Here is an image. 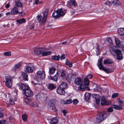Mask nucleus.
<instances>
[{
    "mask_svg": "<svg viewBox=\"0 0 124 124\" xmlns=\"http://www.w3.org/2000/svg\"><path fill=\"white\" fill-rule=\"evenodd\" d=\"M110 114L108 112L102 111L99 113L97 116L96 121L97 123H99L106 119L109 115Z\"/></svg>",
    "mask_w": 124,
    "mask_h": 124,
    "instance_id": "f257e3e1",
    "label": "nucleus"
},
{
    "mask_svg": "<svg viewBox=\"0 0 124 124\" xmlns=\"http://www.w3.org/2000/svg\"><path fill=\"white\" fill-rule=\"evenodd\" d=\"M102 58H100L98 61L97 66L100 70H102L107 73L113 72L114 71V69H109L104 68L102 64Z\"/></svg>",
    "mask_w": 124,
    "mask_h": 124,
    "instance_id": "f03ea898",
    "label": "nucleus"
},
{
    "mask_svg": "<svg viewBox=\"0 0 124 124\" xmlns=\"http://www.w3.org/2000/svg\"><path fill=\"white\" fill-rule=\"evenodd\" d=\"M48 10L47 9H46L43 13V18L42 16L41 15H39L38 16L37 19L39 21H41V23L43 24L46 22L47 16L48 14Z\"/></svg>",
    "mask_w": 124,
    "mask_h": 124,
    "instance_id": "7ed1b4c3",
    "label": "nucleus"
},
{
    "mask_svg": "<svg viewBox=\"0 0 124 124\" xmlns=\"http://www.w3.org/2000/svg\"><path fill=\"white\" fill-rule=\"evenodd\" d=\"M34 64L32 63H28L26 64L25 67V71L28 73L32 72L33 71V69L34 68Z\"/></svg>",
    "mask_w": 124,
    "mask_h": 124,
    "instance_id": "20e7f679",
    "label": "nucleus"
},
{
    "mask_svg": "<svg viewBox=\"0 0 124 124\" xmlns=\"http://www.w3.org/2000/svg\"><path fill=\"white\" fill-rule=\"evenodd\" d=\"M5 79L6 80V85L8 87H10L12 85V78L10 76L5 77Z\"/></svg>",
    "mask_w": 124,
    "mask_h": 124,
    "instance_id": "39448f33",
    "label": "nucleus"
},
{
    "mask_svg": "<svg viewBox=\"0 0 124 124\" xmlns=\"http://www.w3.org/2000/svg\"><path fill=\"white\" fill-rule=\"evenodd\" d=\"M17 85L19 86V89L23 91V92L29 87L28 85L22 83H19Z\"/></svg>",
    "mask_w": 124,
    "mask_h": 124,
    "instance_id": "423d86ee",
    "label": "nucleus"
},
{
    "mask_svg": "<svg viewBox=\"0 0 124 124\" xmlns=\"http://www.w3.org/2000/svg\"><path fill=\"white\" fill-rule=\"evenodd\" d=\"M38 78L41 80H42L45 78L46 75L45 72L43 71H39L37 72Z\"/></svg>",
    "mask_w": 124,
    "mask_h": 124,
    "instance_id": "0eeeda50",
    "label": "nucleus"
},
{
    "mask_svg": "<svg viewBox=\"0 0 124 124\" xmlns=\"http://www.w3.org/2000/svg\"><path fill=\"white\" fill-rule=\"evenodd\" d=\"M101 105H108L110 104L111 102L109 101L106 100L104 96L101 97Z\"/></svg>",
    "mask_w": 124,
    "mask_h": 124,
    "instance_id": "6e6552de",
    "label": "nucleus"
},
{
    "mask_svg": "<svg viewBox=\"0 0 124 124\" xmlns=\"http://www.w3.org/2000/svg\"><path fill=\"white\" fill-rule=\"evenodd\" d=\"M24 94L27 97H31L33 95L32 91L30 90L29 87L24 92Z\"/></svg>",
    "mask_w": 124,
    "mask_h": 124,
    "instance_id": "1a4fd4ad",
    "label": "nucleus"
},
{
    "mask_svg": "<svg viewBox=\"0 0 124 124\" xmlns=\"http://www.w3.org/2000/svg\"><path fill=\"white\" fill-rule=\"evenodd\" d=\"M115 52L116 54V58L117 60H121L123 58V56L121 54V51L118 49H116Z\"/></svg>",
    "mask_w": 124,
    "mask_h": 124,
    "instance_id": "9d476101",
    "label": "nucleus"
},
{
    "mask_svg": "<svg viewBox=\"0 0 124 124\" xmlns=\"http://www.w3.org/2000/svg\"><path fill=\"white\" fill-rule=\"evenodd\" d=\"M44 48H34V53L35 54L38 55L41 54L44 50Z\"/></svg>",
    "mask_w": 124,
    "mask_h": 124,
    "instance_id": "9b49d317",
    "label": "nucleus"
},
{
    "mask_svg": "<svg viewBox=\"0 0 124 124\" xmlns=\"http://www.w3.org/2000/svg\"><path fill=\"white\" fill-rule=\"evenodd\" d=\"M68 5L69 7H76L77 6V4L75 0H70L67 2Z\"/></svg>",
    "mask_w": 124,
    "mask_h": 124,
    "instance_id": "f8f14e48",
    "label": "nucleus"
},
{
    "mask_svg": "<svg viewBox=\"0 0 124 124\" xmlns=\"http://www.w3.org/2000/svg\"><path fill=\"white\" fill-rule=\"evenodd\" d=\"M57 92L58 94L61 95H64L65 93L64 89L59 86L57 90Z\"/></svg>",
    "mask_w": 124,
    "mask_h": 124,
    "instance_id": "ddd939ff",
    "label": "nucleus"
},
{
    "mask_svg": "<svg viewBox=\"0 0 124 124\" xmlns=\"http://www.w3.org/2000/svg\"><path fill=\"white\" fill-rule=\"evenodd\" d=\"M75 82L76 84L78 85H80L82 84L83 82L81 78L78 77L75 80Z\"/></svg>",
    "mask_w": 124,
    "mask_h": 124,
    "instance_id": "4468645a",
    "label": "nucleus"
},
{
    "mask_svg": "<svg viewBox=\"0 0 124 124\" xmlns=\"http://www.w3.org/2000/svg\"><path fill=\"white\" fill-rule=\"evenodd\" d=\"M57 11L58 13V15L59 16V17L61 16H62L65 14V12H63L62 8L58 9L57 10Z\"/></svg>",
    "mask_w": 124,
    "mask_h": 124,
    "instance_id": "2eb2a0df",
    "label": "nucleus"
},
{
    "mask_svg": "<svg viewBox=\"0 0 124 124\" xmlns=\"http://www.w3.org/2000/svg\"><path fill=\"white\" fill-rule=\"evenodd\" d=\"M12 15H14L16 13L17 14L19 13L17 7L14 6L11 10Z\"/></svg>",
    "mask_w": 124,
    "mask_h": 124,
    "instance_id": "dca6fc26",
    "label": "nucleus"
},
{
    "mask_svg": "<svg viewBox=\"0 0 124 124\" xmlns=\"http://www.w3.org/2000/svg\"><path fill=\"white\" fill-rule=\"evenodd\" d=\"M61 73V77L63 79H65L66 80L67 79V78H66V73L65 71L63 70H61L60 71Z\"/></svg>",
    "mask_w": 124,
    "mask_h": 124,
    "instance_id": "f3484780",
    "label": "nucleus"
},
{
    "mask_svg": "<svg viewBox=\"0 0 124 124\" xmlns=\"http://www.w3.org/2000/svg\"><path fill=\"white\" fill-rule=\"evenodd\" d=\"M47 87L48 89L51 90H53L56 88L55 85L54 84L52 83L48 84Z\"/></svg>",
    "mask_w": 124,
    "mask_h": 124,
    "instance_id": "a211bd4d",
    "label": "nucleus"
},
{
    "mask_svg": "<svg viewBox=\"0 0 124 124\" xmlns=\"http://www.w3.org/2000/svg\"><path fill=\"white\" fill-rule=\"evenodd\" d=\"M78 87V89L81 91H83L86 87L85 85L84 84H81Z\"/></svg>",
    "mask_w": 124,
    "mask_h": 124,
    "instance_id": "6ab92c4d",
    "label": "nucleus"
},
{
    "mask_svg": "<svg viewBox=\"0 0 124 124\" xmlns=\"http://www.w3.org/2000/svg\"><path fill=\"white\" fill-rule=\"evenodd\" d=\"M44 50H43V51L42 52V55L43 56H45L47 55H48L50 54L52 52L51 51H48L45 52L46 49L45 48H44Z\"/></svg>",
    "mask_w": 124,
    "mask_h": 124,
    "instance_id": "aec40b11",
    "label": "nucleus"
},
{
    "mask_svg": "<svg viewBox=\"0 0 124 124\" xmlns=\"http://www.w3.org/2000/svg\"><path fill=\"white\" fill-rule=\"evenodd\" d=\"M22 63L21 62H20L19 63L15 64L14 67L13 69V70L15 72H16V70L18 69L21 66Z\"/></svg>",
    "mask_w": 124,
    "mask_h": 124,
    "instance_id": "412c9836",
    "label": "nucleus"
},
{
    "mask_svg": "<svg viewBox=\"0 0 124 124\" xmlns=\"http://www.w3.org/2000/svg\"><path fill=\"white\" fill-rule=\"evenodd\" d=\"M59 87L64 89L67 87V84L66 82H62L61 84L59 85Z\"/></svg>",
    "mask_w": 124,
    "mask_h": 124,
    "instance_id": "4be33fe9",
    "label": "nucleus"
},
{
    "mask_svg": "<svg viewBox=\"0 0 124 124\" xmlns=\"http://www.w3.org/2000/svg\"><path fill=\"white\" fill-rule=\"evenodd\" d=\"M113 63V62L109 59L105 60L103 61V64H111Z\"/></svg>",
    "mask_w": 124,
    "mask_h": 124,
    "instance_id": "5701e85b",
    "label": "nucleus"
},
{
    "mask_svg": "<svg viewBox=\"0 0 124 124\" xmlns=\"http://www.w3.org/2000/svg\"><path fill=\"white\" fill-rule=\"evenodd\" d=\"M59 76V74L57 72L56 74L53 77H50V79L53 81H56L57 80L58 77Z\"/></svg>",
    "mask_w": 124,
    "mask_h": 124,
    "instance_id": "b1692460",
    "label": "nucleus"
},
{
    "mask_svg": "<svg viewBox=\"0 0 124 124\" xmlns=\"http://www.w3.org/2000/svg\"><path fill=\"white\" fill-rule=\"evenodd\" d=\"M21 75L25 81H28V75L27 74L24 72H22Z\"/></svg>",
    "mask_w": 124,
    "mask_h": 124,
    "instance_id": "393cba45",
    "label": "nucleus"
},
{
    "mask_svg": "<svg viewBox=\"0 0 124 124\" xmlns=\"http://www.w3.org/2000/svg\"><path fill=\"white\" fill-rule=\"evenodd\" d=\"M0 97L2 98H7L6 94L4 92L3 90H0Z\"/></svg>",
    "mask_w": 124,
    "mask_h": 124,
    "instance_id": "a878e982",
    "label": "nucleus"
},
{
    "mask_svg": "<svg viewBox=\"0 0 124 124\" xmlns=\"http://www.w3.org/2000/svg\"><path fill=\"white\" fill-rule=\"evenodd\" d=\"M56 69L53 67H52L51 68H49V74H53L55 72Z\"/></svg>",
    "mask_w": 124,
    "mask_h": 124,
    "instance_id": "bb28decb",
    "label": "nucleus"
},
{
    "mask_svg": "<svg viewBox=\"0 0 124 124\" xmlns=\"http://www.w3.org/2000/svg\"><path fill=\"white\" fill-rule=\"evenodd\" d=\"M115 40L116 46L119 47H121L122 45L120 43L119 40L117 38H115Z\"/></svg>",
    "mask_w": 124,
    "mask_h": 124,
    "instance_id": "cd10ccee",
    "label": "nucleus"
},
{
    "mask_svg": "<svg viewBox=\"0 0 124 124\" xmlns=\"http://www.w3.org/2000/svg\"><path fill=\"white\" fill-rule=\"evenodd\" d=\"M58 122V120L57 117L54 118L51 121V124H55Z\"/></svg>",
    "mask_w": 124,
    "mask_h": 124,
    "instance_id": "c85d7f7f",
    "label": "nucleus"
},
{
    "mask_svg": "<svg viewBox=\"0 0 124 124\" xmlns=\"http://www.w3.org/2000/svg\"><path fill=\"white\" fill-rule=\"evenodd\" d=\"M118 31V32L120 35H122L124 34V29L119 28Z\"/></svg>",
    "mask_w": 124,
    "mask_h": 124,
    "instance_id": "c756f323",
    "label": "nucleus"
},
{
    "mask_svg": "<svg viewBox=\"0 0 124 124\" xmlns=\"http://www.w3.org/2000/svg\"><path fill=\"white\" fill-rule=\"evenodd\" d=\"M57 10H54L52 15L53 17L54 18H57L59 17Z\"/></svg>",
    "mask_w": 124,
    "mask_h": 124,
    "instance_id": "7c9ffc66",
    "label": "nucleus"
},
{
    "mask_svg": "<svg viewBox=\"0 0 124 124\" xmlns=\"http://www.w3.org/2000/svg\"><path fill=\"white\" fill-rule=\"evenodd\" d=\"M55 102L56 100H50L49 102V104L50 105V107H51V106H54Z\"/></svg>",
    "mask_w": 124,
    "mask_h": 124,
    "instance_id": "2f4dec72",
    "label": "nucleus"
},
{
    "mask_svg": "<svg viewBox=\"0 0 124 124\" xmlns=\"http://www.w3.org/2000/svg\"><path fill=\"white\" fill-rule=\"evenodd\" d=\"M16 4L17 7H23V5L21 2L18 0H17L16 1Z\"/></svg>",
    "mask_w": 124,
    "mask_h": 124,
    "instance_id": "473e14b6",
    "label": "nucleus"
},
{
    "mask_svg": "<svg viewBox=\"0 0 124 124\" xmlns=\"http://www.w3.org/2000/svg\"><path fill=\"white\" fill-rule=\"evenodd\" d=\"M112 107L113 108L117 110H121L123 109L122 108H121V107H120L118 105H112Z\"/></svg>",
    "mask_w": 124,
    "mask_h": 124,
    "instance_id": "72a5a7b5",
    "label": "nucleus"
},
{
    "mask_svg": "<svg viewBox=\"0 0 124 124\" xmlns=\"http://www.w3.org/2000/svg\"><path fill=\"white\" fill-rule=\"evenodd\" d=\"M85 98L84 99L86 101H87L90 97V94L89 93H86L85 95Z\"/></svg>",
    "mask_w": 124,
    "mask_h": 124,
    "instance_id": "f704fd0d",
    "label": "nucleus"
},
{
    "mask_svg": "<svg viewBox=\"0 0 124 124\" xmlns=\"http://www.w3.org/2000/svg\"><path fill=\"white\" fill-rule=\"evenodd\" d=\"M60 56L59 55L57 56L56 55H53L52 57V59L53 60L59 61L60 58Z\"/></svg>",
    "mask_w": 124,
    "mask_h": 124,
    "instance_id": "c9c22d12",
    "label": "nucleus"
},
{
    "mask_svg": "<svg viewBox=\"0 0 124 124\" xmlns=\"http://www.w3.org/2000/svg\"><path fill=\"white\" fill-rule=\"evenodd\" d=\"M117 99L118 100L119 106L122 108L124 105V101H122L121 100L119 99Z\"/></svg>",
    "mask_w": 124,
    "mask_h": 124,
    "instance_id": "e433bc0d",
    "label": "nucleus"
},
{
    "mask_svg": "<svg viewBox=\"0 0 124 124\" xmlns=\"http://www.w3.org/2000/svg\"><path fill=\"white\" fill-rule=\"evenodd\" d=\"M31 101V100L30 99L27 98H24L23 100L24 102L27 104H28Z\"/></svg>",
    "mask_w": 124,
    "mask_h": 124,
    "instance_id": "4c0bfd02",
    "label": "nucleus"
},
{
    "mask_svg": "<svg viewBox=\"0 0 124 124\" xmlns=\"http://www.w3.org/2000/svg\"><path fill=\"white\" fill-rule=\"evenodd\" d=\"M43 95L42 94L39 93L36 95V98L38 100H40L42 98Z\"/></svg>",
    "mask_w": 124,
    "mask_h": 124,
    "instance_id": "58836bf2",
    "label": "nucleus"
},
{
    "mask_svg": "<svg viewBox=\"0 0 124 124\" xmlns=\"http://www.w3.org/2000/svg\"><path fill=\"white\" fill-rule=\"evenodd\" d=\"M84 82L85 85L86 86H88L89 84V79L87 78H85L84 79Z\"/></svg>",
    "mask_w": 124,
    "mask_h": 124,
    "instance_id": "ea45409f",
    "label": "nucleus"
},
{
    "mask_svg": "<svg viewBox=\"0 0 124 124\" xmlns=\"http://www.w3.org/2000/svg\"><path fill=\"white\" fill-rule=\"evenodd\" d=\"M16 21L19 24H22L25 22V20L24 18H22L19 20H17Z\"/></svg>",
    "mask_w": 124,
    "mask_h": 124,
    "instance_id": "a19ab883",
    "label": "nucleus"
},
{
    "mask_svg": "<svg viewBox=\"0 0 124 124\" xmlns=\"http://www.w3.org/2000/svg\"><path fill=\"white\" fill-rule=\"evenodd\" d=\"M112 3L114 5L117 6L120 5V3L118 0H115L113 1Z\"/></svg>",
    "mask_w": 124,
    "mask_h": 124,
    "instance_id": "79ce46f5",
    "label": "nucleus"
},
{
    "mask_svg": "<svg viewBox=\"0 0 124 124\" xmlns=\"http://www.w3.org/2000/svg\"><path fill=\"white\" fill-rule=\"evenodd\" d=\"M76 77V75L72 73L70 75V78L72 81H74V79Z\"/></svg>",
    "mask_w": 124,
    "mask_h": 124,
    "instance_id": "37998d69",
    "label": "nucleus"
},
{
    "mask_svg": "<svg viewBox=\"0 0 124 124\" xmlns=\"http://www.w3.org/2000/svg\"><path fill=\"white\" fill-rule=\"evenodd\" d=\"M96 45H97V46L96 48V52L97 55H98L100 54V51L99 50V45L97 44Z\"/></svg>",
    "mask_w": 124,
    "mask_h": 124,
    "instance_id": "c03bdc74",
    "label": "nucleus"
},
{
    "mask_svg": "<svg viewBox=\"0 0 124 124\" xmlns=\"http://www.w3.org/2000/svg\"><path fill=\"white\" fill-rule=\"evenodd\" d=\"M65 63L66 64L68 65L70 68L72 66V63L71 62H70L69 61L67 60V61Z\"/></svg>",
    "mask_w": 124,
    "mask_h": 124,
    "instance_id": "a18cd8bd",
    "label": "nucleus"
},
{
    "mask_svg": "<svg viewBox=\"0 0 124 124\" xmlns=\"http://www.w3.org/2000/svg\"><path fill=\"white\" fill-rule=\"evenodd\" d=\"M92 96L96 100L97 99L98 100L99 97V94H93Z\"/></svg>",
    "mask_w": 124,
    "mask_h": 124,
    "instance_id": "49530a36",
    "label": "nucleus"
},
{
    "mask_svg": "<svg viewBox=\"0 0 124 124\" xmlns=\"http://www.w3.org/2000/svg\"><path fill=\"white\" fill-rule=\"evenodd\" d=\"M31 105H32L33 107H35L38 108L39 107V106L37 103L36 102L31 103Z\"/></svg>",
    "mask_w": 124,
    "mask_h": 124,
    "instance_id": "de8ad7c7",
    "label": "nucleus"
},
{
    "mask_svg": "<svg viewBox=\"0 0 124 124\" xmlns=\"http://www.w3.org/2000/svg\"><path fill=\"white\" fill-rule=\"evenodd\" d=\"M4 55L5 56H10L11 55V52L10 51H7L4 53Z\"/></svg>",
    "mask_w": 124,
    "mask_h": 124,
    "instance_id": "09e8293b",
    "label": "nucleus"
},
{
    "mask_svg": "<svg viewBox=\"0 0 124 124\" xmlns=\"http://www.w3.org/2000/svg\"><path fill=\"white\" fill-rule=\"evenodd\" d=\"M22 118L23 120L24 121H26L27 119V116L25 114L23 115L22 116Z\"/></svg>",
    "mask_w": 124,
    "mask_h": 124,
    "instance_id": "8fccbe9b",
    "label": "nucleus"
},
{
    "mask_svg": "<svg viewBox=\"0 0 124 124\" xmlns=\"http://www.w3.org/2000/svg\"><path fill=\"white\" fill-rule=\"evenodd\" d=\"M118 95L119 94L118 93H114L112 95V98H114L117 97Z\"/></svg>",
    "mask_w": 124,
    "mask_h": 124,
    "instance_id": "3c124183",
    "label": "nucleus"
},
{
    "mask_svg": "<svg viewBox=\"0 0 124 124\" xmlns=\"http://www.w3.org/2000/svg\"><path fill=\"white\" fill-rule=\"evenodd\" d=\"M9 105H14V102L12 98H10L9 99Z\"/></svg>",
    "mask_w": 124,
    "mask_h": 124,
    "instance_id": "603ef678",
    "label": "nucleus"
},
{
    "mask_svg": "<svg viewBox=\"0 0 124 124\" xmlns=\"http://www.w3.org/2000/svg\"><path fill=\"white\" fill-rule=\"evenodd\" d=\"M6 121V120L1 119L0 120V124H5Z\"/></svg>",
    "mask_w": 124,
    "mask_h": 124,
    "instance_id": "864d4df0",
    "label": "nucleus"
},
{
    "mask_svg": "<svg viewBox=\"0 0 124 124\" xmlns=\"http://www.w3.org/2000/svg\"><path fill=\"white\" fill-rule=\"evenodd\" d=\"M109 113V112H112L113 111V109L112 108V107H110L108 108L107 109Z\"/></svg>",
    "mask_w": 124,
    "mask_h": 124,
    "instance_id": "5fc2aeb1",
    "label": "nucleus"
},
{
    "mask_svg": "<svg viewBox=\"0 0 124 124\" xmlns=\"http://www.w3.org/2000/svg\"><path fill=\"white\" fill-rule=\"evenodd\" d=\"M60 103L63 104H67V103H66V101H64L63 100H61L60 101Z\"/></svg>",
    "mask_w": 124,
    "mask_h": 124,
    "instance_id": "6e6d98bb",
    "label": "nucleus"
},
{
    "mask_svg": "<svg viewBox=\"0 0 124 124\" xmlns=\"http://www.w3.org/2000/svg\"><path fill=\"white\" fill-rule=\"evenodd\" d=\"M73 103L74 104L76 105L77 104L78 102V100L77 99H74L73 101Z\"/></svg>",
    "mask_w": 124,
    "mask_h": 124,
    "instance_id": "4d7b16f0",
    "label": "nucleus"
},
{
    "mask_svg": "<svg viewBox=\"0 0 124 124\" xmlns=\"http://www.w3.org/2000/svg\"><path fill=\"white\" fill-rule=\"evenodd\" d=\"M72 101L70 99H67L66 101V103L67 104H70L72 102Z\"/></svg>",
    "mask_w": 124,
    "mask_h": 124,
    "instance_id": "13d9d810",
    "label": "nucleus"
},
{
    "mask_svg": "<svg viewBox=\"0 0 124 124\" xmlns=\"http://www.w3.org/2000/svg\"><path fill=\"white\" fill-rule=\"evenodd\" d=\"M34 28V25L32 24H31L30 25V29L33 30Z\"/></svg>",
    "mask_w": 124,
    "mask_h": 124,
    "instance_id": "bf43d9fd",
    "label": "nucleus"
},
{
    "mask_svg": "<svg viewBox=\"0 0 124 124\" xmlns=\"http://www.w3.org/2000/svg\"><path fill=\"white\" fill-rule=\"evenodd\" d=\"M65 54H62L61 57H60V59L62 60H63L65 58Z\"/></svg>",
    "mask_w": 124,
    "mask_h": 124,
    "instance_id": "052dcab7",
    "label": "nucleus"
},
{
    "mask_svg": "<svg viewBox=\"0 0 124 124\" xmlns=\"http://www.w3.org/2000/svg\"><path fill=\"white\" fill-rule=\"evenodd\" d=\"M62 112L63 113L64 116H65L66 114L68 113L67 111L65 110H62Z\"/></svg>",
    "mask_w": 124,
    "mask_h": 124,
    "instance_id": "680f3d73",
    "label": "nucleus"
},
{
    "mask_svg": "<svg viewBox=\"0 0 124 124\" xmlns=\"http://www.w3.org/2000/svg\"><path fill=\"white\" fill-rule=\"evenodd\" d=\"M92 75L91 74H89L85 78H87V79H90L92 78Z\"/></svg>",
    "mask_w": 124,
    "mask_h": 124,
    "instance_id": "e2e57ef3",
    "label": "nucleus"
},
{
    "mask_svg": "<svg viewBox=\"0 0 124 124\" xmlns=\"http://www.w3.org/2000/svg\"><path fill=\"white\" fill-rule=\"evenodd\" d=\"M105 4H106L108 6H110L111 4V2L109 1H107L105 3Z\"/></svg>",
    "mask_w": 124,
    "mask_h": 124,
    "instance_id": "0e129e2a",
    "label": "nucleus"
},
{
    "mask_svg": "<svg viewBox=\"0 0 124 124\" xmlns=\"http://www.w3.org/2000/svg\"><path fill=\"white\" fill-rule=\"evenodd\" d=\"M108 41L109 43L111 44L112 43V39L110 38H109L108 39Z\"/></svg>",
    "mask_w": 124,
    "mask_h": 124,
    "instance_id": "69168bd1",
    "label": "nucleus"
},
{
    "mask_svg": "<svg viewBox=\"0 0 124 124\" xmlns=\"http://www.w3.org/2000/svg\"><path fill=\"white\" fill-rule=\"evenodd\" d=\"M3 113L0 110V118L3 117Z\"/></svg>",
    "mask_w": 124,
    "mask_h": 124,
    "instance_id": "338daca9",
    "label": "nucleus"
},
{
    "mask_svg": "<svg viewBox=\"0 0 124 124\" xmlns=\"http://www.w3.org/2000/svg\"><path fill=\"white\" fill-rule=\"evenodd\" d=\"M10 6V4L9 3H8L5 5V7L6 8H8Z\"/></svg>",
    "mask_w": 124,
    "mask_h": 124,
    "instance_id": "774afa93",
    "label": "nucleus"
}]
</instances>
